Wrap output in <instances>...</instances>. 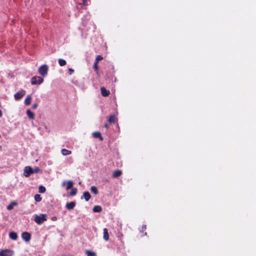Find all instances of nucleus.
Wrapping results in <instances>:
<instances>
[{
	"label": "nucleus",
	"instance_id": "nucleus-12",
	"mask_svg": "<svg viewBox=\"0 0 256 256\" xmlns=\"http://www.w3.org/2000/svg\"><path fill=\"white\" fill-rule=\"evenodd\" d=\"M32 100V98L30 95H28L26 97L25 100H24V104L26 106H28L30 104L31 101Z\"/></svg>",
	"mask_w": 256,
	"mask_h": 256
},
{
	"label": "nucleus",
	"instance_id": "nucleus-20",
	"mask_svg": "<svg viewBox=\"0 0 256 256\" xmlns=\"http://www.w3.org/2000/svg\"><path fill=\"white\" fill-rule=\"evenodd\" d=\"M34 200L36 202H39L42 200V197L39 194H36L34 196Z\"/></svg>",
	"mask_w": 256,
	"mask_h": 256
},
{
	"label": "nucleus",
	"instance_id": "nucleus-6",
	"mask_svg": "<svg viewBox=\"0 0 256 256\" xmlns=\"http://www.w3.org/2000/svg\"><path fill=\"white\" fill-rule=\"evenodd\" d=\"M14 252L10 250H4L0 252V256H12Z\"/></svg>",
	"mask_w": 256,
	"mask_h": 256
},
{
	"label": "nucleus",
	"instance_id": "nucleus-31",
	"mask_svg": "<svg viewBox=\"0 0 256 256\" xmlns=\"http://www.w3.org/2000/svg\"><path fill=\"white\" fill-rule=\"evenodd\" d=\"M92 210H93L94 212H96V206H94V208H92Z\"/></svg>",
	"mask_w": 256,
	"mask_h": 256
},
{
	"label": "nucleus",
	"instance_id": "nucleus-32",
	"mask_svg": "<svg viewBox=\"0 0 256 256\" xmlns=\"http://www.w3.org/2000/svg\"><path fill=\"white\" fill-rule=\"evenodd\" d=\"M66 182H67L66 181H64V182H62V186H64V185L66 184Z\"/></svg>",
	"mask_w": 256,
	"mask_h": 256
},
{
	"label": "nucleus",
	"instance_id": "nucleus-17",
	"mask_svg": "<svg viewBox=\"0 0 256 256\" xmlns=\"http://www.w3.org/2000/svg\"><path fill=\"white\" fill-rule=\"evenodd\" d=\"M62 154L64 156H67L71 154L72 152L65 148H63L61 150Z\"/></svg>",
	"mask_w": 256,
	"mask_h": 256
},
{
	"label": "nucleus",
	"instance_id": "nucleus-19",
	"mask_svg": "<svg viewBox=\"0 0 256 256\" xmlns=\"http://www.w3.org/2000/svg\"><path fill=\"white\" fill-rule=\"evenodd\" d=\"M72 190L69 194V196H74L76 194L77 192V189L76 188H72Z\"/></svg>",
	"mask_w": 256,
	"mask_h": 256
},
{
	"label": "nucleus",
	"instance_id": "nucleus-27",
	"mask_svg": "<svg viewBox=\"0 0 256 256\" xmlns=\"http://www.w3.org/2000/svg\"><path fill=\"white\" fill-rule=\"evenodd\" d=\"M146 225H144V226H142V232H144V231L146 230Z\"/></svg>",
	"mask_w": 256,
	"mask_h": 256
},
{
	"label": "nucleus",
	"instance_id": "nucleus-7",
	"mask_svg": "<svg viewBox=\"0 0 256 256\" xmlns=\"http://www.w3.org/2000/svg\"><path fill=\"white\" fill-rule=\"evenodd\" d=\"M22 238L26 242H29L31 238V236L28 232H23L22 234Z\"/></svg>",
	"mask_w": 256,
	"mask_h": 256
},
{
	"label": "nucleus",
	"instance_id": "nucleus-22",
	"mask_svg": "<svg viewBox=\"0 0 256 256\" xmlns=\"http://www.w3.org/2000/svg\"><path fill=\"white\" fill-rule=\"evenodd\" d=\"M86 254L88 256H96V253L90 250H86Z\"/></svg>",
	"mask_w": 256,
	"mask_h": 256
},
{
	"label": "nucleus",
	"instance_id": "nucleus-28",
	"mask_svg": "<svg viewBox=\"0 0 256 256\" xmlns=\"http://www.w3.org/2000/svg\"><path fill=\"white\" fill-rule=\"evenodd\" d=\"M68 71L70 72V74H72V72H74V70L72 69V68H69L68 69Z\"/></svg>",
	"mask_w": 256,
	"mask_h": 256
},
{
	"label": "nucleus",
	"instance_id": "nucleus-14",
	"mask_svg": "<svg viewBox=\"0 0 256 256\" xmlns=\"http://www.w3.org/2000/svg\"><path fill=\"white\" fill-rule=\"evenodd\" d=\"M18 204V202H12L10 204L7 206V209L8 210H12L14 208V206H17Z\"/></svg>",
	"mask_w": 256,
	"mask_h": 256
},
{
	"label": "nucleus",
	"instance_id": "nucleus-3",
	"mask_svg": "<svg viewBox=\"0 0 256 256\" xmlns=\"http://www.w3.org/2000/svg\"><path fill=\"white\" fill-rule=\"evenodd\" d=\"M44 81V79L40 76H34L32 78L31 82L32 84H40Z\"/></svg>",
	"mask_w": 256,
	"mask_h": 256
},
{
	"label": "nucleus",
	"instance_id": "nucleus-2",
	"mask_svg": "<svg viewBox=\"0 0 256 256\" xmlns=\"http://www.w3.org/2000/svg\"><path fill=\"white\" fill-rule=\"evenodd\" d=\"M48 66L46 64H43L38 68L39 74L43 76H45L48 74Z\"/></svg>",
	"mask_w": 256,
	"mask_h": 256
},
{
	"label": "nucleus",
	"instance_id": "nucleus-10",
	"mask_svg": "<svg viewBox=\"0 0 256 256\" xmlns=\"http://www.w3.org/2000/svg\"><path fill=\"white\" fill-rule=\"evenodd\" d=\"M90 198V194L88 192H84L83 195L82 196L81 198H84L86 201H88Z\"/></svg>",
	"mask_w": 256,
	"mask_h": 256
},
{
	"label": "nucleus",
	"instance_id": "nucleus-16",
	"mask_svg": "<svg viewBox=\"0 0 256 256\" xmlns=\"http://www.w3.org/2000/svg\"><path fill=\"white\" fill-rule=\"evenodd\" d=\"M73 184H74V182L72 181H71V180L68 181L66 182V190H68L69 189H71L72 188Z\"/></svg>",
	"mask_w": 256,
	"mask_h": 256
},
{
	"label": "nucleus",
	"instance_id": "nucleus-9",
	"mask_svg": "<svg viewBox=\"0 0 256 256\" xmlns=\"http://www.w3.org/2000/svg\"><path fill=\"white\" fill-rule=\"evenodd\" d=\"M76 206V202H68L66 204V208L68 210H72Z\"/></svg>",
	"mask_w": 256,
	"mask_h": 256
},
{
	"label": "nucleus",
	"instance_id": "nucleus-25",
	"mask_svg": "<svg viewBox=\"0 0 256 256\" xmlns=\"http://www.w3.org/2000/svg\"><path fill=\"white\" fill-rule=\"evenodd\" d=\"M34 173H38L40 171V170L38 168H36L34 170Z\"/></svg>",
	"mask_w": 256,
	"mask_h": 256
},
{
	"label": "nucleus",
	"instance_id": "nucleus-29",
	"mask_svg": "<svg viewBox=\"0 0 256 256\" xmlns=\"http://www.w3.org/2000/svg\"><path fill=\"white\" fill-rule=\"evenodd\" d=\"M94 69L96 71V60L94 62L93 66Z\"/></svg>",
	"mask_w": 256,
	"mask_h": 256
},
{
	"label": "nucleus",
	"instance_id": "nucleus-35",
	"mask_svg": "<svg viewBox=\"0 0 256 256\" xmlns=\"http://www.w3.org/2000/svg\"><path fill=\"white\" fill-rule=\"evenodd\" d=\"M2 116V110H0V117H1Z\"/></svg>",
	"mask_w": 256,
	"mask_h": 256
},
{
	"label": "nucleus",
	"instance_id": "nucleus-4",
	"mask_svg": "<svg viewBox=\"0 0 256 256\" xmlns=\"http://www.w3.org/2000/svg\"><path fill=\"white\" fill-rule=\"evenodd\" d=\"M34 173V170L32 167L26 166L24 168V174L26 177H28L31 174Z\"/></svg>",
	"mask_w": 256,
	"mask_h": 256
},
{
	"label": "nucleus",
	"instance_id": "nucleus-5",
	"mask_svg": "<svg viewBox=\"0 0 256 256\" xmlns=\"http://www.w3.org/2000/svg\"><path fill=\"white\" fill-rule=\"evenodd\" d=\"M26 94V91L24 90H21L14 95V99L16 100H20Z\"/></svg>",
	"mask_w": 256,
	"mask_h": 256
},
{
	"label": "nucleus",
	"instance_id": "nucleus-30",
	"mask_svg": "<svg viewBox=\"0 0 256 256\" xmlns=\"http://www.w3.org/2000/svg\"><path fill=\"white\" fill-rule=\"evenodd\" d=\"M92 136L94 138H96V132H92Z\"/></svg>",
	"mask_w": 256,
	"mask_h": 256
},
{
	"label": "nucleus",
	"instance_id": "nucleus-26",
	"mask_svg": "<svg viewBox=\"0 0 256 256\" xmlns=\"http://www.w3.org/2000/svg\"><path fill=\"white\" fill-rule=\"evenodd\" d=\"M38 106V104H37V103H35V104H34L32 105V108L33 109H36V108H37Z\"/></svg>",
	"mask_w": 256,
	"mask_h": 256
},
{
	"label": "nucleus",
	"instance_id": "nucleus-21",
	"mask_svg": "<svg viewBox=\"0 0 256 256\" xmlns=\"http://www.w3.org/2000/svg\"><path fill=\"white\" fill-rule=\"evenodd\" d=\"M46 189L45 188V187L42 186H39L38 188V192H39L40 193H44L46 192Z\"/></svg>",
	"mask_w": 256,
	"mask_h": 256
},
{
	"label": "nucleus",
	"instance_id": "nucleus-15",
	"mask_svg": "<svg viewBox=\"0 0 256 256\" xmlns=\"http://www.w3.org/2000/svg\"><path fill=\"white\" fill-rule=\"evenodd\" d=\"M10 238L13 240H16L18 238V234L14 232H12L9 234Z\"/></svg>",
	"mask_w": 256,
	"mask_h": 256
},
{
	"label": "nucleus",
	"instance_id": "nucleus-11",
	"mask_svg": "<svg viewBox=\"0 0 256 256\" xmlns=\"http://www.w3.org/2000/svg\"><path fill=\"white\" fill-rule=\"evenodd\" d=\"M26 113L30 119L34 120V114L30 110H28Z\"/></svg>",
	"mask_w": 256,
	"mask_h": 256
},
{
	"label": "nucleus",
	"instance_id": "nucleus-33",
	"mask_svg": "<svg viewBox=\"0 0 256 256\" xmlns=\"http://www.w3.org/2000/svg\"><path fill=\"white\" fill-rule=\"evenodd\" d=\"M82 1L83 2V4H86V0H82Z\"/></svg>",
	"mask_w": 256,
	"mask_h": 256
},
{
	"label": "nucleus",
	"instance_id": "nucleus-1",
	"mask_svg": "<svg viewBox=\"0 0 256 256\" xmlns=\"http://www.w3.org/2000/svg\"><path fill=\"white\" fill-rule=\"evenodd\" d=\"M46 220V215L42 214L40 216L36 215L34 218V221L38 224H42L44 221Z\"/></svg>",
	"mask_w": 256,
	"mask_h": 256
},
{
	"label": "nucleus",
	"instance_id": "nucleus-24",
	"mask_svg": "<svg viewBox=\"0 0 256 256\" xmlns=\"http://www.w3.org/2000/svg\"><path fill=\"white\" fill-rule=\"evenodd\" d=\"M102 210V208L100 206H97V212H100Z\"/></svg>",
	"mask_w": 256,
	"mask_h": 256
},
{
	"label": "nucleus",
	"instance_id": "nucleus-13",
	"mask_svg": "<svg viewBox=\"0 0 256 256\" xmlns=\"http://www.w3.org/2000/svg\"><path fill=\"white\" fill-rule=\"evenodd\" d=\"M104 239L106 240H108L109 239V234L108 233V230L106 228L104 229Z\"/></svg>",
	"mask_w": 256,
	"mask_h": 256
},
{
	"label": "nucleus",
	"instance_id": "nucleus-18",
	"mask_svg": "<svg viewBox=\"0 0 256 256\" xmlns=\"http://www.w3.org/2000/svg\"><path fill=\"white\" fill-rule=\"evenodd\" d=\"M66 61L62 58H60L58 60V64L60 66H62L66 64Z\"/></svg>",
	"mask_w": 256,
	"mask_h": 256
},
{
	"label": "nucleus",
	"instance_id": "nucleus-8",
	"mask_svg": "<svg viewBox=\"0 0 256 256\" xmlns=\"http://www.w3.org/2000/svg\"><path fill=\"white\" fill-rule=\"evenodd\" d=\"M122 174V171L120 170H116L112 172V176L114 178H118Z\"/></svg>",
	"mask_w": 256,
	"mask_h": 256
},
{
	"label": "nucleus",
	"instance_id": "nucleus-34",
	"mask_svg": "<svg viewBox=\"0 0 256 256\" xmlns=\"http://www.w3.org/2000/svg\"><path fill=\"white\" fill-rule=\"evenodd\" d=\"M52 220H56V216H54V217H52Z\"/></svg>",
	"mask_w": 256,
	"mask_h": 256
},
{
	"label": "nucleus",
	"instance_id": "nucleus-23",
	"mask_svg": "<svg viewBox=\"0 0 256 256\" xmlns=\"http://www.w3.org/2000/svg\"><path fill=\"white\" fill-rule=\"evenodd\" d=\"M91 190L94 194H96V186H92L91 187Z\"/></svg>",
	"mask_w": 256,
	"mask_h": 256
}]
</instances>
